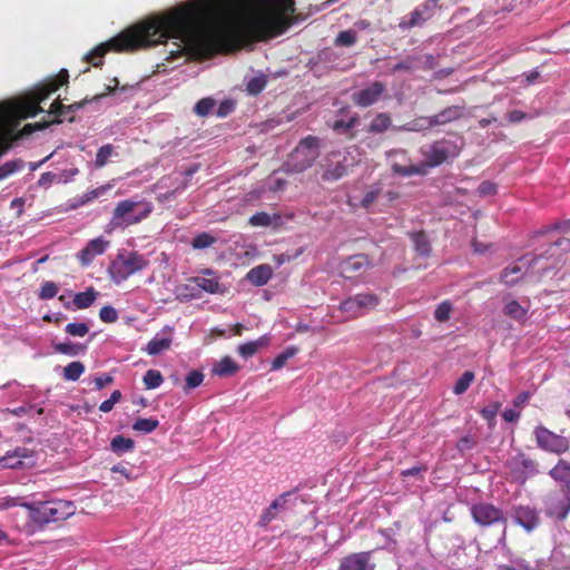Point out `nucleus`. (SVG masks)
<instances>
[{"label": "nucleus", "mask_w": 570, "mask_h": 570, "mask_svg": "<svg viewBox=\"0 0 570 570\" xmlns=\"http://www.w3.org/2000/svg\"><path fill=\"white\" fill-rule=\"evenodd\" d=\"M391 166L393 167V163L397 161L402 166H411L412 164H406L409 161L407 153L403 149L391 150L387 154Z\"/></svg>", "instance_id": "56"}, {"label": "nucleus", "mask_w": 570, "mask_h": 570, "mask_svg": "<svg viewBox=\"0 0 570 570\" xmlns=\"http://www.w3.org/2000/svg\"><path fill=\"white\" fill-rule=\"evenodd\" d=\"M272 275H273L272 267L267 264H262V265H258V266L252 268L247 273L246 277L252 284H254L256 286H263L268 283Z\"/></svg>", "instance_id": "26"}, {"label": "nucleus", "mask_w": 570, "mask_h": 570, "mask_svg": "<svg viewBox=\"0 0 570 570\" xmlns=\"http://www.w3.org/2000/svg\"><path fill=\"white\" fill-rule=\"evenodd\" d=\"M149 265L147 257L136 250L120 249L110 262L108 274L110 279L119 285L131 275L144 271Z\"/></svg>", "instance_id": "5"}, {"label": "nucleus", "mask_w": 570, "mask_h": 570, "mask_svg": "<svg viewBox=\"0 0 570 570\" xmlns=\"http://www.w3.org/2000/svg\"><path fill=\"white\" fill-rule=\"evenodd\" d=\"M216 105V101L210 98L206 97L200 99L194 107V111L196 115L200 117H206L212 114L214 107Z\"/></svg>", "instance_id": "48"}, {"label": "nucleus", "mask_w": 570, "mask_h": 570, "mask_svg": "<svg viewBox=\"0 0 570 570\" xmlns=\"http://www.w3.org/2000/svg\"><path fill=\"white\" fill-rule=\"evenodd\" d=\"M291 495L292 494L289 492H287V493L279 495L278 498H276L269 504V507L264 510V512L259 519V524L263 527H266L273 520H275L281 512L287 510L288 499Z\"/></svg>", "instance_id": "24"}, {"label": "nucleus", "mask_w": 570, "mask_h": 570, "mask_svg": "<svg viewBox=\"0 0 570 570\" xmlns=\"http://www.w3.org/2000/svg\"><path fill=\"white\" fill-rule=\"evenodd\" d=\"M544 511L548 517L563 520L570 511V490L554 489L544 498Z\"/></svg>", "instance_id": "11"}, {"label": "nucleus", "mask_w": 570, "mask_h": 570, "mask_svg": "<svg viewBox=\"0 0 570 570\" xmlns=\"http://www.w3.org/2000/svg\"><path fill=\"white\" fill-rule=\"evenodd\" d=\"M357 38L356 30L350 28L337 33L334 45L336 47H352L357 42Z\"/></svg>", "instance_id": "40"}, {"label": "nucleus", "mask_w": 570, "mask_h": 570, "mask_svg": "<svg viewBox=\"0 0 570 570\" xmlns=\"http://www.w3.org/2000/svg\"><path fill=\"white\" fill-rule=\"evenodd\" d=\"M471 512L474 521L483 527L503 523L504 521L502 512L492 504H474Z\"/></svg>", "instance_id": "18"}, {"label": "nucleus", "mask_w": 570, "mask_h": 570, "mask_svg": "<svg viewBox=\"0 0 570 570\" xmlns=\"http://www.w3.org/2000/svg\"><path fill=\"white\" fill-rule=\"evenodd\" d=\"M322 139L315 136L303 138L291 153L284 168L286 173H303L313 166L320 156Z\"/></svg>", "instance_id": "6"}, {"label": "nucleus", "mask_w": 570, "mask_h": 570, "mask_svg": "<svg viewBox=\"0 0 570 570\" xmlns=\"http://www.w3.org/2000/svg\"><path fill=\"white\" fill-rule=\"evenodd\" d=\"M96 296H97V292L92 287H90L85 292H80V293L76 294L75 298H73V303H75L76 307L79 309L88 308L89 306H91L94 304Z\"/></svg>", "instance_id": "39"}, {"label": "nucleus", "mask_w": 570, "mask_h": 570, "mask_svg": "<svg viewBox=\"0 0 570 570\" xmlns=\"http://www.w3.org/2000/svg\"><path fill=\"white\" fill-rule=\"evenodd\" d=\"M58 285L53 282L48 281L41 285L40 291L38 293V297L42 301L51 299L58 294Z\"/></svg>", "instance_id": "51"}, {"label": "nucleus", "mask_w": 570, "mask_h": 570, "mask_svg": "<svg viewBox=\"0 0 570 570\" xmlns=\"http://www.w3.org/2000/svg\"><path fill=\"white\" fill-rule=\"evenodd\" d=\"M159 422L155 419H137L136 422L132 425V429L138 432L142 433H151L155 431L158 426Z\"/></svg>", "instance_id": "49"}, {"label": "nucleus", "mask_w": 570, "mask_h": 570, "mask_svg": "<svg viewBox=\"0 0 570 570\" xmlns=\"http://www.w3.org/2000/svg\"><path fill=\"white\" fill-rule=\"evenodd\" d=\"M385 91V85L381 81H373L365 88L353 94L354 102L360 107L374 105Z\"/></svg>", "instance_id": "19"}, {"label": "nucleus", "mask_w": 570, "mask_h": 570, "mask_svg": "<svg viewBox=\"0 0 570 570\" xmlns=\"http://www.w3.org/2000/svg\"><path fill=\"white\" fill-rule=\"evenodd\" d=\"M110 247V242L102 236L90 239L86 246L76 255L80 265L83 267L89 266L97 256L106 253Z\"/></svg>", "instance_id": "17"}, {"label": "nucleus", "mask_w": 570, "mask_h": 570, "mask_svg": "<svg viewBox=\"0 0 570 570\" xmlns=\"http://www.w3.org/2000/svg\"><path fill=\"white\" fill-rule=\"evenodd\" d=\"M391 117L385 112L377 114L368 126V131L374 134H382L391 126Z\"/></svg>", "instance_id": "34"}, {"label": "nucleus", "mask_w": 570, "mask_h": 570, "mask_svg": "<svg viewBox=\"0 0 570 570\" xmlns=\"http://www.w3.org/2000/svg\"><path fill=\"white\" fill-rule=\"evenodd\" d=\"M239 370V365L230 357L224 356L213 366V373L218 376H230Z\"/></svg>", "instance_id": "30"}, {"label": "nucleus", "mask_w": 570, "mask_h": 570, "mask_svg": "<svg viewBox=\"0 0 570 570\" xmlns=\"http://www.w3.org/2000/svg\"><path fill=\"white\" fill-rule=\"evenodd\" d=\"M370 266L366 255H352L341 263V273L345 278L352 279L362 275Z\"/></svg>", "instance_id": "20"}, {"label": "nucleus", "mask_w": 570, "mask_h": 570, "mask_svg": "<svg viewBox=\"0 0 570 570\" xmlns=\"http://www.w3.org/2000/svg\"><path fill=\"white\" fill-rule=\"evenodd\" d=\"M78 174H79V170L76 167L63 169V170L57 173V175H59L60 184H67V183L71 181Z\"/></svg>", "instance_id": "63"}, {"label": "nucleus", "mask_w": 570, "mask_h": 570, "mask_svg": "<svg viewBox=\"0 0 570 570\" xmlns=\"http://www.w3.org/2000/svg\"><path fill=\"white\" fill-rule=\"evenodd\" d=\"M99 317L105 323H114L118 320V312L115 307L110 305H106L101 307L99 312Z\"/></svg>", "instance_id": "57"}, {"label": "nucleus", "mask_w": 570, "mask_h": 570, "mask_svg": "<svg viewBox=\"0 0 570 570\" xmlns=\"http://www.w3.org/2000/svg\"><path fill=\"white\" fill-rule=\"evenodd\" d=\"M298 352V350L294 346H291V347H287L285 351H283L282 353H279L273 361L272 363V368L273 370H279L282 368L286 362L292 358L296 353Z\"/></svg>", "instance_id": "50"}, {"label": "nucleus", "mask_w": 570, "mask_h": 570, "mask_svg": "<svg viewBox=\"0 0 570 570\" xmlns=\"http://www.w3.org/2000/svg\"><path fill=\"white\" fill-rule=\"evenodd\" d=\"M0 466L7 469H22L24 462L18 460L16 455L12 454V451H8L3 456H0Z\"/></svg>", "instance_id": "53"}, {"label": "nucleus", "mask_w": 570, "mask_h": 570, "mask_svg": "<svg viewBox=\"0 0 570 570\" xmlns=\"http://www.w3.org/2000/svg\"><path fill=\"white\" fill-rule=\"evenodd\" d=\"M12 454L16 455L18 460H21L24 462V460H32L35 456V453L32 450L23 446H18L14 450H12Z\"/></svg>", "instance_id": "64"}, {"label": "nucleus", "mask_w": 570, "mask_h": 570, "mask_svg": "<svg viewBox=\"0 0 570 570\" xmlns=\"http://www.w3.org/2000/svg\"><path fill=\"white\" fill-rule=\"evenodd\" d=\"M55 350L65 355L77 356L86 352V346L80 343L62 342L56 344Z\"/></svg>", "instance_id": "36"}, {"label": "nucleus", "mask_w": 570, "mask_h": 570, "mask_svg": "<svg viewBox=\"0 0 570 570\" xmlns=\"http://www.w3.org/2000/svg\"><path fill=\"white\" fill-rule=\"evenodd\" d=\"M134 441L130 438L116 435L110 442V449L116 454H124L134 449Z\"/></svg>", "instance_id": "35"}, {"label": "nucleus", "mask_w": 570, "mask_h": 570, "mask_svg": "<svg viewBox=\"0 0 570 570\" xmlns=\"http://www.w3.org/2000/svg\"><path fill=\"white\" fill-rule=\"evenodd\" d=\"M537 263L538 259L535 258V255L532 257L525 255L513 265L504 268L501 273L500 279L505 285L512 286L528 272L530 267L537 265Z\"/></svg>", "instance_id": "15"}, {"label": "nucleus", "mask_w": 570, "mask_h": 570, "mask_svg": "<svg viewBox=\"0 0 570 570\" xmlns=\"http://www.w3.org/2000/svg\"><path fill=\"white\" fill-rule=\"evenodd\" d=\"M508 466L511 478L520 484H523L528 479L533 478L539 472L537 461L523 453L512 456L508 462Z\"/></svg>", "instance_id": "12"}, {"label": "nucleus", "mask_w": 570, "mask_h": 570, "mask_svg": "<svg viewBox=\"0 0 570 570\" xmlns=\"http://www.w3.org/2000/svg\"><path fill=\"white\" fill-rule=\"evenodd\" d=\"M549 474L553 480L563 484L560 489L570 490V464L564 460H560Z\"/></svg>", "instance_id": "28"}, {"label": "nucleus", "mask_w": 570, "mask_h": 570, "mask_svg": "<svg viewBox=\"0 0 570 570\" xmlns=\"http://www.w3.org/2000/svg\"><path fill=\"white\" fill-rule=\"evenodd\" d=\"M281 217L276 214L269 215L265 212H259L250 216L248 223L254 227H269L277 225Z\"/></svg>", "instance_id": "31"}, {"label": "nucleus", "mask_w": 570, "mask_h": 570, "mask_svg": "<svg viewBox=\"0 0 570 570\" xmlns=\"http://www.w3.org/2000/svg\"><path fill=\"white\" fill-rule=\"evenodd\" d=\"M204 381V374L200 371H190L185 380V390L189 391L199 386Z\"/></svg>", "instance_id": "55"}, {"label": "nucleus", "mask_w": 570, "mask_h": 570, "mask_svg": "<svg viewBox=\"0 0 570 570\" xmlns=\"http://www.w3.org/2000/svg\"><path fill=\"white\" fill-rule=\"evenodd\" d=\"M23 508L28 511L29 521L39 529L63 521L76 512V504L72 501L47 499L46 494H42L41 498L32 495L30 503H23Z\"/></svg>", "instance_id": "3"}, {"label": "nucleus", "mask_w": 570, "mask_h": 570, "mask_svg": "<svg viewBox=\"0 0 570 570\" xmlns=\"http://www.w3.org/2000/svg\"><path fill=\"white\" fill-rule=\"evenodd\" d=\"M379 304V297L372 293H360L350 296L340 304V309L346 318H354L373 309Z\"/></svg>", "instance_id": "10"}, {"label": "nucleus", "mask_w": 570, "mask_h": 570, "mask_svg": "<svg viewBox=\"0 0 570 570\" xmlns=\"http://www.w3.org/2000/svg\"><path fill=\"white\" fill-rule=\"evenodd\" d=\"M269 342V337L267 335H263L261 336L258 340L256 341H250V342H246V343H243L238 346L237 348V352L238 354L244 358V360H248L249 357H252L254 354L257 353V351L265 346L267 343Z\"/></svg>", "instance_id": "29"}, {"label": "nucleus", "mask_w": 570, "mask_h": 570, "mask_svg": "<svg viewBox=\"0 0 570 570\" xmlns=\"http://www.w3.org/2000/svg\"><path fill=\"white\" fill-rule=\"evenodd\" d=\"M336 58H337V53L331 48H326L318 53L320 61H322L326 65H330L331 67L335 66L334 62H335Z\"/></svg>", "instance_id": "61"}, {"label": "nucleus", "mask_w": 570, "mask_h": 570, "mask_svg": "<svg viewBox=\"0 0 570 570\" xmlns=\"http://www.w3.org/2000/svg\"><path fill=\"white\" fill-rule=\"evenodd\" d=\"M65 332L71 336L83 337L89 333V326L86 323H69Z\"/></svg>", "instance_id": "54"}, {"label": "nucleus", "mask_w": 570, "mask_h": 570, "mask_svg": "<svg viewBox=\"0 0 570 570\" xmlns=\"http://www.w3.org/2000/svg\"><path fill=\"white\" fill-rule=\"evenodd\" d=\"M356 151L355 147H350L330 153L322 164L324 168L322 178L334 181L345 176L347 169L357 163L354 156Z\"/></svg>", "instance_id": "8"}, {"label": "nucleus", "mask_w": 570, "mask_h": 570, "mask_svg": "<svg viewBox=\"0 0 570 570\" xmlns=\"http://www.w3.org/2000/svg\"><path fill=\"white\" fill-rule=\"evenodd\" d=\"M434 126L435 125L432 119V116L431 117H419V118L399 127V129L404 130V131H417L419 132V131L430 129Z\"/></svg>", "instance_id": "32"}, {"label": "nucleus", "mask_w": 570, "mask_h": 570, "mask_svg": "<svg viewBox=\"0 0 570 570\" xmlns=\"http://www.w3.org/2000/svg\"><path fill=\"white\" fill-rule=\"evenodd\" d=\"M85 372V365L81 362L73 361L63 367V379L66 381H77Z\"/></svg>", "instance_id": "43"}, {"label": "nucleus", "mask_w": 570, "mask_h": 570, "mask_svg": "<svg viewBox=\"0 0 570 570\" xmlns=\"http://www.w3.org/2000/svg\"><path fill=\"white\" fill-rule=\"evenodd\" d=\"M267 85V77L264 73H258L246 80V90L249 95L256 96L261 94Z\"/></svg>", "instance_id": "37"}, {"label": "nucleus", "mask_w": 570, "mask_h": 570, "mask_svg": "<svg viewBox=\"0 0 570 570\" xmlns=\"http://www.w3.org/2000/svg\"><path fill=\"white\" fill-rule=\"evenodd\" d=\"M142 381L146 389L153 390L163 384L164 377L158 370L150 368L144 374Z\"/></svg>", "instance_id": "44"}, {"label": "nucleus", "mask_w": 570, "mask_h": 570, "mask_svg": "<svg viewBox=\"0 0 570 570\" xmlns=\"http://www.w3.org/2000/svg\"><path fill=\"white\" fill-rule=\"evenodd\" d=\"M452 308L453 306L450 301L440 303L434 312L435 320L441 323L449 321Z\"/></svg>", "instance_id": "52"}, {"label": "nucleus", "mask_w": 570, "mask_h": 570, "mask_svg": "<svg viewBox=\"0 0 570 570\" xmlns=\"http://www.w3.org/2000/svg\"><path fill=\"white\" fill-rule=\"evenodd\" d=\"M119 81L117 78L112 79V85H107L106 91L99 95L94 96L91 99H83L82 101L71 104L69 106H65L60 102H53L50 106L48 111L49 115H52L57 118H68L70 121L72 117H69L70 114L76 112L81 109L87 104H92L97 106L96 110H100V107L107 108L110 107L118 101L114 98L115 94L118 89Z\"/></svg>", "instance_id": "7"}, {"label": "nucleus", "mask_w": 570, "mask_h": 570, "mask_svg": "<svg viewBox=\"0 0 570 570\" xmlns=\"http://www.w3.org/2000/svg\"><path fill=\"white\" fill-rule=\"evenodd\" d=\"M173 342V327L165 326L161 331H159L147 344L145 351L149 355H159L160 353L167 351Z\"/></svg>", "instance_id": "22"}, {"label": "nucleus", "mask_w": 570, "mask_h": 570, "mask_svg": "<svg viewBox=\"0 0 570 570\" xmlns=\"http://www.w3.org/2000/svg\"><path fill=\"white\" fill-rule=\"evenodd\" d=\"M569 252L570 250V239L566 237H560L557 240H553L549 244V248L541 250L539 254H534L535 258L539 261L541 258H552L558 255V252Z\"/></svg>", "instance_id": "27"}, {"label": "nucleus", "mask_w": 570, "mask_h": 570, "mask_svg": "<svg viewBox=\"0 0 570 570\" xmlns=\"http://www.w3.org/2000/svg\"><path fill=\"white\" fill-rule=\"evenodd\" d=\"M380 191H381L380 188H373V189L366 191V194L362 198L361 205L364 208L371 207L373 205V203L376 200V198L379 197Z\"/></svg>", "instance_id": "62"}, {"label": "nucleus", "mask_w": 570, "mask_h": 570, "mask_svg": "<svg viewBox=\"0 0 570 570\" xmlns=\"http://www.w3.org/2000/svg\"><path fill=\"white\" fill-rule=\"evenodd\" d=\"M111 187H112L111 184H105L95 189L88 190L85 194L70 199L69 208L77 209V208L95 200L96 198H99L100 196L105 195L108 190L111 189Z\"/></svg>", "instance_id": "25"}, {"label": "nucleus", "mask_w": 570, "mask_h": 570, "mask_svg": "<svg viewBox=\"0 0 570 570\" xmlns=\"http://www.w3.org/2000/svg\"><path fill=\"white\" fill-rule=\"evenodd\" d=\"M52 184H60L59 175H57V173H43L38 180V186L43 188H48Z\"/></svg>", "instance_id": "59"}, {"label": "nucleus", "mask_w": 570, "mask_h": 570, "mask_svg": "<svg viewBox=\"0 0 570 570\" xmlns=\"http://www.w3.org/2000/svg\"><path fill=\"white\" fill-rule=\"evenodd\" d=\"M512 517L515 523L521 525L528 532L535 529L539 524L538 511L529 505L514 507L512 511Z\"/></svg>", "instance_id": "21"}, {"label": "nucleus", "mask_w": 570, "mask_h": 570, "mask_svg": "<svg viewBox=\"0 0 570 570\" xmlns=\"http://www.w3.org/2000/svg\"><path fill=\"white\" fill-rule=\"evenodd\" d=\"M24 167V161L21 159L9 160L0 166V179H4L8 176L21 170Z\"/></svg>", "instance_id": "47"}, {"label": "nucleus", "mask_w": 570, "mask_h": 570, "mask_svg": "<svg viewBox=\"0 0 570 570\" xmlns=\"http://www.w3.org/2000/svg\"><path fill=\"white\" fill-rule=\"evenodd\" d=\"M438 0H425L419 4L409 16L401 19L399 27L403 30L423 26L436 12Z\"/></svg>", "instance_id": "13"}, {"label": "nucleus", "mask_w": 570, "mask_h": 570, "mask_svg": "<svg viewBox=\"0 0 570 570\" xmlns=\"http://www.w3.org/2000/svg\"><path fill=\"white\" fill-rule=\"evenodd\" d=\"M533 435L537 446L544 452L560 455L569 450L570 442L566 436L557 434L543 425H538L533 430Z\"/></svg>", "instance_id": "9"}, {"label": "nucleus", "mask_w": 570, "mask_h": 570, "mask_svg": "<svg viewBox=\"0 0 570 570\" xmlns=\"http://www.w3.org/2000/svg\"><path fill=\"white\" fill-rule=\"evenodd\" d=\"M474 380V373L471 371H465L461 377L456 381V383L453 386V393L455 395H462L468 391L471 383Z\"/></svg>", "instance_id": "46"}, {"label": "nucleus", "mask_w": 570, "mask_h": 570, "mask_svg": "<svg viewBox=\"0 0 570 570\" xmlns=\"http://www.w3.org/2000/svg\"><path fill=\"white\" fill-rule=\"evenodd\" d=\"M372 551L353 552L342 558L337 570H375Z\"/></svg>", "instance_id": "16"}, {"label": "nucleus", "mask_w": 570, "mask_h": 570, "mask_svg": "<svg viewBox=\"0 0 570 570\" xmlns=\"http://www.w3.org/2000/svg\"><path fill=\"white\" fill-rule=\"evenodd\" d=\"M23 503H30V500H24L18 497H6L0 500V509H9L13 507H22Z\"/></svg>", "instance_id": "60"}, {"label": "nucleus", "mask_w": 570, "mask_h": 570, "mask_svg": "<svg viewBox=\"0 0 570 570\" xmlns=\"http://www.w3.org/2000/svg\"><path fill=\"white\" fill-rule=\"evenodd\" d=\"M463 145L464 140L462 137L458 135H450L430 145L421 147L420 154L423 158L421 164L402 166L397 161H394L393 171L404 177L424 175L426 174V168L438 167L456 158Z\"/></svg>", "instance_id": "2"}, {"label": "nucleus", "mask_w": 570, "mask_h": 570, "mask_svg": "<svg viewBox=\"0 0 570 570\" xmlns=\"http://www.w3.org/2000/svg\"><path fill=\"white\" fill-rule=\"evenodd\" d=\"M117 155L118 154L116 153V148L112 145L107 144V145L101 146L98 149L97 155H96L95 167L102 168L104 166H106L108 164V161L111 157L117 156Z\"/></svg>", "instance_id": "38"}, {"label": "nucleus", "mask_w": 570, "mask_h": 570, "mask_svg": "<svg viewBox=\"0 0 570 570\" xmlns=\"http://www.w3.org/2000/svg\"><path fill=\"white\" fill-rule=\"evenodd\" d=\"M120 399H121V392L118 390L114 391L111 393L110 397L108 400H105L100 404L99 410L104 413L110 412L114 409L115 404L120 401Z\"/></svg>", "instance_id": "58"}, {"label": "nucleus", "mask_w": 570, "mask_h": 570, "mask_svg": "<svg viewBox=\"0 0 570 570\" xmlns=\"http://www.w3.org/2000/svg\"><path fill=\"white\" fill-rule=\"evenodd\" d=\"M461 109L456 106L448 107L439 114L432 116L435 126L448 124L461 116Z\"/></svg>", "instance_id": "33"}, {"label": "nucleus", "mask_w": 570, "mask_h": 570, "mask_svg": "<svg viewBox=\"0 0 570 570\" xmlns=\"http://www.w3.org/2000/svg\"><path fill=\"white\" fill-rule=\"evenodd\" d=\"M549 562L546 556H538L533 550L524 557H512L510 563L504 566L505 570H546Z\"/></svg>", "instance_id": "14"}, {"label": "nucleus", "mask_w": 570, "mask_h": 570, "mask_svg": "<svg viewBox=\"0 0 570 570\" xmlns=\"http://www.w3.org/2000/svg\"><path fill=\"white\" fill-rule=\"evenodd\" d=\"M153 210L149 202L134 197L119 202L114 212L109 226L112 229L126 228L147 218Z\"/></svg>", "instance_id": "4"}, {"label": "nucleus", "mask_w": 570, "mask_h": 570, "mask_svg": "<svg viewBox=\"0 0 570 570\" xmlns=\"http://www.w3.org/2000/svg\"><path fill=\"white\" fill-rule=\"evenodd\" d=\"M504 313L511 318L522 322L527 317V309L518 301H510L504 306Z\"/></svg>", "instance_id": "41"}, {"label": "nucleus", "mask_w": 570, "mask_h": 570, "mask_svg": "<svg viewBox=\"0 0 570 570\" xmlns=\"http://www.w3.org/2000/svg\"><path fill=\"white\" fill-rule=\"evenodd\" d=\"M216 242L217 238L214 235L207 232H203L193 238L190 245L194 249H206L214 245Z\"/></svg>", "instance_id": "42"}, {"label": "nucleus", "mask_w": 570, "mask_h": 570, "mask_svg": "<svg viewBox=\"0 0 570 570\" xmlns=\"http://www.w3.org/2000/svg\"><path fill=\"white\" fill-rule=\"evenodd\" d=\"M294 6V0H188L125 29L96 46L85 59L99 67L108 51L150 48L174 39L166 60L187 61L199 50L242 33L261 37L283 33Z\"/></svg>", "instance_id": "1"}, {"label": "nucleus", "mask_w": 570, "mask_h": 570, "mask_svg": "<svg viewBox=\"0 0 570 570\" xmlns=\"http://www.w3.org/2000/svg\"><path fill=\"white\" fill-rule=\"evenodd\" d=\"M411 238H412V242L414 244L415 250L420 255H429V253L431 250V246H430L428 237H426V235L424 233H422V232L413 233L411 235Z\"/></svg>", "instance_id": "45"}, {"label": "nucleus", "mask_w": 570, "mask_h": 570, "mask_svg": "<svg viewBox=\"0 0 570 570\" xmlns=\"http://www.w3.org/2000/svg\"><path fill=\"white\" fill-rule=\"evenodd\" d=\"M190 283L195 284L196 287H193L194 292L189 294H185V298L187 299H197L202 297V292H206L209 294H217L220 292V284L215 278H206L203 276H195L189 279Z\"/></svg>", "instance_id": "23"}]
</instances>
